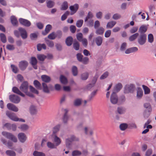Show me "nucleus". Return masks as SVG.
<instances>
[{
  "label": "nucleus",
  "mask_w": 156,
  "mask_h": 156,
  "mask_svg": "<svg viewBox=\"0 0 156 156\" xmlns=\"http://www.w3.org/2000/svg\"><path fill=\"white\" fill-rule=\"evenodd\" d=\"M148 41L150 43H152L154 41V37L152 34H149L148 36Z\"/></svg>",
  "instance_id": "0e129e2a"
},
{
  "label": "nucleus",
  "mask_w": 156,
  "mask_h": 156,
  "mask_svg": "<svg viewBox=\"0 0 156 156\" xmlns=\"http://www.w3.org/2000/svg\"><path fill=\"white\" fill-rule=\"evenodd\" d=\"M151 112V111L145 110L144 113V117L145 119L147 118L150 115V112Z\"/></svg>",
  "instance_id": "052dcab7"
},
{
  "label": "nucleus",
  "mask_w": 156,
  "mask_h": 156,
  "mask_svg": "<svg viewBox=\"0 0 156 156\" xmlns=\"http://www.w3.org/2000/svg\"><path fill=\"white\" fill-rule=\"evenodd\" d=\"M93 17V15L92 13L91 12H89L85 20V22H87L88 19L91 18Z\"/></svg>",
  "instance_id": "774afa93"
},
{
  "label": "nucleus",
  "mask_w": 156,
  "mask_h": 156,
  "mask_svg": "<svg viewBox=\"0 0 156 156\" xmlns=\"http://www.w3.org/2000/svg\"><path fill=\"white\" fill-rule=\"evenodd\" d=\"M89 74L86 72L82 73L81 76V79L83 80H86L88 77Z\"/></svg>",
  "instance_id": "473e14b6"
},
{
  "label": "nucleus",
  "mask_w": 156,
  "mask_h": 156,
  "mask_svg": "<svg viewBox=\"0 0 156 156\" xmlns=\"http://www.w3.org/2000/svg\"><path fill=\"white\" fill-rule=\"evenodd\" d=\"M54 5V2L51 1H49L47 2V6L49 8L52 7Z\"/></svg>",
  "instance_id": "69168bd1"
},
{
  "label": "nucleus",
  "mask_w": 156,
  "mask_h": 156,
  "mask_svg": "<svg viewBox=\"0 0 156 156\" xmlns=\"http://www.w3.org/2000/svg\"><path fill=\"white\" fill-rule=\"evenodd\" d=\"M116 22L114 21H111L108 22L106 25L107 28H112L116 24Z\"/></svg>",
  "instance_id": "7c9ffc66"
},
{
  "label": "nucleus",
  "mask_w": 156,
  "mask_h": 156,
  "mask_svg": "<svg viewBox=\"0 0 156 156\" xmlns=\"http://www.w3.org/2000/svg\"><path fill=\"white\" fill-rule=\"evenodd\" d=\"M97 90H96L92 92L90 95L89 97V98L88 101H90L96 95Z\"/></svg>",
  "instance_id": "de8ad7c7"
},
{
  "label": "nucleus",
  "mask_w": 156,
  "mask_h": 156,
  "mask_svg": "<svg viewBox=\"0 0 156 156\" xmlns=\"http://www.w3.org/2000/svg\"><path fill=\"white\" fill-rule=\"evenodd\" d=\"M52 28L51 26V25H47L45 28V31H42V34L44 35H45L48 34L51 30Z\"/></svg>",
  "instance_id": "6ab92c4d"
},
{
  "label": "nucleus",
  "mask_w": 156,
  "mask_h": 156,
  "mask_svg": "<svg viewBox=\"0 0 156 156\" xmlns=\"http://www.w3.org/2000/svg\"><path fill=\"white\" fill-rule=\"evenodd\" d=\"M33 155L34 156H45V154L44 153L37 151H34L33 153Z\"/></svg>",
  "instance_id": "c9c22d12"
},
{
  "label": "nucleus",
  "mask_w": 156,
  "mask_h": 156,
  "mask_svg": "<svg viewBox=\"0 0 156 156\" xmlns=\"http://www.w3.org/2000/svg\"><path fill=\"white\" fill-rule=\"evenodd\" d=\"M11 68L12 71L15 73H17L19 70L17 66L14 65L12 64L11 65Z\"/></svg>",
  "instance_id": "e433bc0d"
},
{
  "label": "nucleus",
  "mask_w": 156,
  "mask_h": 156,
  "mask_svg": "<svg viewBox=\"0 0 156 156\" xmlns=\"http://www.w3.org/2000/svg\"><path fill=\"white\" fill-rule=\"evenodd\" d=\"M135 89V85L132 84L126 85L125 88L124 92L125 93H133Z\"/></svg>",
  "instance_id": "39448f33"
},
{
  "label": "nucleus",
  "mask_w": 156,
  "mask_h": 156,
  "mask_svg": "<svg viewBox=\"0 0 156 156\" xmlns=\"http://www.w3.org/2000/svg\"><path fill=\"white\" fill-rule=\"evenodd\" d=\"M144 107L146 108L145 110H146L149 111H151V105L149 103H145L144 105Z\"/></svg>",
  "instance_id": "13d9d810"
},
{
  "label": "nucleus",
  "mask_w": 156,
  "mask_h": 156,
  "mask_svg": "<svg viewBox=\"0 0 156 156\" xmlns=\"http://www.w3.org/2000/svg\"><path fill=\"white\" fill-rule=\"evenodd\" d=\"M60 80L61 83L64 84H66L67 83V80L64 76L61 75L60 77Z\"/></svg>",
  "instance_id": "a18cd8bd"
},
{
  "label": "nucleus",
  "mask_w": 156,
  "mask_h": 156,
  "mask_svg": "<svg viewBox=\"0 0 156 156\" xmlns=\"http://www.w3.org/2000/svg\"><path fill=\"white\" fill-rule=\"evenodd\" d=\"M103 38L101 36H98L95 39V41L98 46H101L103 42Z\"/></svg>",
  "instance_id": "a211bd4d"
},
{
  "label": "nucleus",
  "mask_w": 156,
  "mask_h": 156,
  "mask_svg": "<svg viewBox=\"0 0 156 156\" xmlns=\"http://www.w3.org/2000/svg\"><path fill=\"white\" fill-rule=\"evenodd\" d=\"M20 36L23 39H26L27 37V34L26 30L22 27H20L18 28Z\"/></svg>",
  "instance_id": "9d476101"
},
{
  "label": "nucleus",
  "mask_w": 156,
  "mask_h": 156,
  "mask_svg": "<svg viewBox=\"0 0 156 156\" xmlns=\"http://www.w3.org/2000/svg\"><path fill=\"white\" fill-rule=\"evenodd\" d=\"M143 95V91L141 88L138 87L137 92V97L138 98H141Z\"/></svg>",
  "instance_id": "cd10ccee"
},
{
  "label": "nucleus",
  "mask_w": 156,
  "mask_h": 156,
  "mask_svg": "<svg viewBox=\"0 0 156 156\" xmlns=\"http://www.w3.org/2000/svg\"><path fill=\"white\" fill-rule=\"evenodd\" d=\"M98 77V76L97 74H96L93 77L92 81V84L91 85L92 86H94Z\"/></svg>",
  "instance_id": "4d7b16f0"
},
{
  "label": "nucleus",
  "mask_w": 156,
  "mask_h": 156,
  "mask_svg": "<svg viewBox=\"0 0 156 156\" xmlns=\"http://www.w3.org/2000/svg\"><path fill=\"white\" fill-rule=\"evenodd\" d=\"M73 74L74 76H76L78 74L77 69L76 66H73L72 69Z\"/></svg>",
  "instance_id": "5fc2aeb1"
},
{
  "label": "nucleus",
  "mask_w": 156,
  "mask_h": 156,
  "mask_svg": "<svg viewBox=\"0 0 156 156\" xmlns=\"http://www.w3.org/2000/svg\"><path fill=\"white\" fill-rule=\"evenodd\" d=\"M10 19L11 22L13 26H17L18 22L16 17L14 16H12L11 17Z\"/></svg>",
  "instance_id": "4be33fe9"
},
{
  "label": "nucleus",
  "mask_w": 156,
  "mask_h": 156,
  "mask_svg": "<svg viewBox=\"0 0 156 156\" xmlns=\"http://www.w3.org/2000/svg\"><path fill=\"white\" fill-rule=\"evenodd\" d=\"M30 112L32 115L36 114L37 112L36 107L34 105H32L30 108Z\"/></svg>",
  "instance_id": "393cba45"
},
{
  "label": "nucleus",
  "mask_w": 156,
  "mask_h": 156,
  "mask_svg": "<svg viewBox=\"0 0 156 156\" xmlns=\"http://www.w3.org/2000/svg\"><path fill=\"white\" fill-rule=\"evenodd\" d=\"M47 147L50 149L56 148L57 146L55 144H54L50 142H48L47 143Z\"/></svg>",
  "instance_id": "72a5a7b5"
},
{
  "label": "nucleus",
  "mask_w": 156,
  "mask_h": 156,
  "mask_svg": "<svg viewBox=\"0 0 156 156\" xmlns=\"http://www.w3.org/2000/svg\"><path fill=\"white\" fill-rule=\"evenodd\" d=\"M105 30L102 27H101L97 29L96 31V33L98 35H102L103 34Z\"/></svg>",
  "instance_id": "2f4dec72"
},
{
  "label": "nucleus",
  "mask_w": 156,
  "mask_h": 156,
  "mask_svg": "<svg viewBox=\"0 0 156 156\" xmlns=\"http://www.w3.org/2000/svg\"><path fill=\"white\" fill-rule=\"evenodd\" d=\"M12 91L18 94H19L23 97H24L25 95L23 93L22 91L19 89L17 87H13L12 88Z\"/></svg>",
  "instance_id": "f3484780"
},
{
  "label": "nucleus",
  "mask_w": 156,
  "mask_h": 156,
  "mask_svg": "<svg viewBox=\"0 0 156 156\" xmlns=\"http://www.w3.org/2000/svg\"><path fill=\"white\" fill-rule=\"evenodd\" d=\"M5 154L7 156H16V153L12 150H8L6 151Z\"/></svg>",
  "instance_id": "b1692460"
},
{
  "label": "nucleus",
  "mask_w": 156,
  "mask_h": 156,
  "mask_svg": "<svg viewBox=\"0 0 156 156\" xmlns=\"http://www.w3.org/2000/svg\"><path fill=\"white\" fill-rule=\"evenodd\" d=\"M82 154L81 152L78 150H75L73 151L72 153V156H77L81 155Z\"/></svg>",
  "instance_id": "6e6d98bb"
},
{
  "label": "nucleus",
  "mask_w": 156,
  "mask_h": 156,
  "mask_svg": "<svg viewBox=\"0 0 156 156\" xmlns=\"http://www.w3.org/2000/svg\"><path fill=\"white\" fill-rule=\"evenodd\" d=\"M29 86L28 82L27 81H24L21 84L20 87V89L22 92L25 93L27 95L33 98L34 97V95L28 91Z\"/></svg>",
  "instance_id": "f257e3e1"
},
{
  "label": "nucleus",
  "mask_w": 156,
  "mask_h": 156,
  "mask_svg": "<svg viewBox=\"0 0 156 156\" xmlns=\"http://www.w3.org/2000/svg\"><path fill=\"white\" fill-rule=\"evenodd\" d=\"M147 40V35L145 34H140L137 40L139 44L141 45L144 44Z\"/></svg>",
  "instance_id": "423d86ee"
},
{
  "label": "nucleus",
  "mask_w": 156,
  "mask_h": 156,
  "mask_svg": "<svg viewBox=\"0 0 156 156\" xmlns=\"http://www.w3.org/2000/svg\"><path fill=\"white\" fill-rule=\"evenodd\" d=\"M6 115L11 120L15 122L18 121V118L15 113L7 111L6 112Z\"/></svg>",
  "instance_id": "20e7f679"
},
{
  "label": "nucleus",
  "mask_w": 156,
  "mask_h": 156,
  "mask_svg": "<svg viewBox=\"0 0 156 156\" xmlns=\"http://www.w3.org/2000/svg\"><path fill=\"white\" fill-rule=\"evenodd\" d=\"M2 134L3 136L5 137L7 139L11 140L14 142L16 143L17 141V139L12 133L8 132L6 131H3Z\"/></svg>",
  "instance_id": "f03ea898"
},
{
  "label": "nucleus",
  "mask_w": 156,
  "mask_h": 156,
  "mask_svg": "<svg viewBox=\"0 0 156 156\" xmlns=\"http://www.w3.org/2000/svg\"><path fill=\"white\" fill-rule=\"evenodd\" d=\"M34 84L35 87L38 89L41 90V84L37 80H35L34 81Z\"/></svg>",
  "instance_id": "f704fd0d"
},
{
  "label": "nucleus",
  "mask_w": 156,
  "mask_h": 156,
  "mask_svg": "<svg viewBox=\"0 0 156 156\" xmlns=\"http://www.w3.org/2000/svg\"><path fill=\"white\" fill-rule=\"evenodd\" d=\"M147 27L144 25L141 26L139 29V32L140 34H144V33L147 31Z\"/></svg>",
  "instance_id": "a878e982"
},
{
  "label": "nucleus",
  "mask_w": 156,
  "mask_h": 156,
  "mask_svg": "<svg viewBox=\"0 0 156 156\" xmlns=\"http://www.w3.org/2000/svg\"><path fill=\"white\" fill-rule=\"evenodd\" d=\"M128 125L126 123H122L119 126V128L121 130L124 131L126 130L128 127Z\"/></svg>",
  "instance_id": "c03bdc74"
},
{
  "label": "nucleus",
  "mask_w": 156,
  "mask_h": 156,
  "mask_svg": "<svg viewBox=\"0 0 156 156\" xmlns=\"http://www.w3.org/2000/svg\"><path fill=\"white\" fill-rule=\"evenodd\" d=\"M48 37V38L51 40H54L56 37V36L55 33L53 32L49 34Z\"/></svg>",
  "instance_id": "3c124183"
},
{
  "label": "nucleus",
  "mask_w": 156,
  "mask_h": 156,
  "mask_svg": "<svg viewBox=\"0 0 156 156\" xmlns=\"http://www.w3.org/2000/svg\"><path fill=\"white\" fill-rule=\"evenodd\" d=\"M73 47L76 50H78L79 49L80 44L77 41H74L73 44Z\"/></svg>",
  "instance_id": "49530a36"
},
{
  "label": "nucleus",
  "mask_w": 156,
  "mask_h": 156,
  "mask_svg": "<svg viewBox=\"0 0 156 156\" xmlns=\"http://www.w3.org/2000/svg\"><path fill=\"white\" fill-rule=\"evenodd\" d=\"M122 85L121 83H118V84L116 85L114 89V92H118L122 88Z\"/></svg>",
  "instance_id": "c756f323"
},
{
  "label": "nucleus",
  "mask_w": 156,
  "mask_h": 156,
  "mask_svg": "<svg viewBox=\"0 0 156 156\" xmlns=\"http://www.w3.org/2000/svg\"><path fill=\"white\" fill-rule=\"evenodd\" d=\"M65 113L64 115L63 120V122L64 123H67L68 119V117L67 115V109H65Z\"/></svg>",
  "instance_id": "ea45409f"
},
{
  "label": "nucleus",
  "mask_w": 156,
  "mask_h": 156,
  "mask_svg": "<svg viewBox=\"0 0 156 156\" xmlns=\"http://www.w3.org/2000/svg\"><path fill=\"white\" fill-rule=\"evenodd\" d=\"M45 42L47 45L50 48H52L54 46V43L52 41L49 40L46 38H45Z\"/></svg>",
  "instance_id": "5701e85b"
},
{
  "label": "nucleus",
  "mask_w": 156,
  "mask_h": 156,
  "mask_svg": "<svg viewBox=\"0 0 156 156\" xmlns=\"http://www.w3.org/2000/svg\"><path fill=\"white\" fill-rule=\"evenodd\" d=\"M41 78L43 81L46 83L49 82L51 80L50 77L46 75H42Z\"/></svg>",
  "instance_id": "c85d7f7f"
},
{
  "label": "nucleus",
  "mask_w": 156,
  "mask_h": 156,
  "mask_svg": "<svg viewBox=\"0 0 156 156\" xmlns=\"http://www.w3.org/2000/svg\"><path fill=\"white\" fill-rule=\"evenodd\" d=\"M81 104V100L80 99H77L75 100L74 102V105L76 106H79Z\"/></svg>",
  "instance_id": "37998d69"
},
{
  "label": "nucleus",
  "mask_w": 156,
  "mask_h": 156,
  "mask_svg": "<svg viewBox=\"0 0 156 156\" xmlns=\"http://www.w3.org/2000/svg\"><path fill=\"white\" fill-rule=\"evenodd\" d=\"M79 8V5L78 4H76L73 5H72L70 6L69 9L71 11L70 14L71 15H73L75 13Z\"/></svg>",
  "instance_id": "ddd939ff"
},
{
  "label": "nucleus",
  "mask_w": 156,
  "mask_h": 156,
  "mask_svg": "<svg viewBox=\"0 0 156 156\" xmlns=\"http://www.w3.org/2000/svg\"><path fill=\"white\" fill-rule=\"evenodd\" d=\"M18 128L20 129L22 131H24L28 129L29 126L27 125L26 124H23L19 126Z\"/></svg>",
  "instance_id": "58836bf2"
},
{
  "label": "nucleus",
  "mask_w": 156,
  "mask_h": 156,
  "mask_svg": "<svg viewBox=\"0 0 156 156\" xmlns=\"http://www.w3.org/2000/svg\"><path fill=\"white\" fill-rule=\"evenodd\" d=\"M1 141L4 144L7 145L8 147H11L13 145V143L11 141H9L7 143L6 140L3 138L1 139Z\"/></svg>",
  "instance_id": "412c9836"
},
{
  "label": "nucleus",
  "mask_w": 156,
  "mask_h": 156,
  "mask_svg": "<svg viewBox=\"0 0 156 156\" xmlns=\"http://www.w3.org/2000/svg\"><path fill=\"white\" fill-rule=\"evenodd\" d=\"M142 87L144 89V92L145 94H148L150 93V89L147 86L144 85H143Z\"/></svg>",
  "instance_id": "864d4df0"
},
{
  "label": "nucleus",
  "mask_w": 156,
  "mask_h": 156,
  "mask_svg": "<svg viewBox=\"0 0 156 156\" xmlns=\"http://www.w3.org/2000/svg\"><path fill=\"white\" fill-rule=\"evenodd\" d=\"M111 103L113 104H115L117 103L118 98L115 92H113L110 98Z\"/></svg>",
  "instance_id": "1a4fd4ad"
},
{
  "label": "nucleus",
  "mask_w": 156,
  "mask_h": 156,
  "mask_svg": "<svg viewBox=\"0 0 156 156\" xmlns=\"http://www.w3.org/2000/svg\"><path fill=\"white\" fill-rule=\"evenodd\" d=\"M0 37L3 43H5L6 41V39L5 35L3 33H1Z\"/></svg>",
  "instance_id": "603ef678"
},
{
  "label": "nucleus",
  "mask_w": 156,
  "mask_h": 156,
  "mask_svg": "<svg viewBox=\"0 0 156 156\" xmlns=\"http://www.w3.org/2000/svg\"><path fill=\"white\" fill-rule=\"evenodd\" d=\"M60 126L61 125L60 124H58L55 126L53 128L52 134H55V133L59 131Z\"/></svg>",
  "instance_id": "a19ab883"
},
{
  "label": "nucleus",
  "mask_w": 156,
  "mask_h": 156,
  "mask_svg": "<svg viewBox=\"0 0 156 156\" xmlns=\"http://www.w3.org/2000/svg\"><path fill=\"white\" fill-rule=\"evenodd\" d=\"M73 41V38L71 37H68L66 40V43L68 46H71Z\"/></svg>",
  "instance_id": "bb28decb"
},
{
  "label": "nucleus",
  "mask_w": 156,
  "mask_h": 156,
  "mask_svg": "<svg viewBox=\"0 0 156 156\" xmlns=\"http://www.w3.org/2000/svg\"><path fill=\"white\" fill-rule=\"evenodd\" d=\"M76 38L79 41H81L83 38V35L81 33H78L76 34Z\"/></svg>",
  "instance_id": "e2e57ef3"
},
{
  "label": "nucleus",
  "mask_w": 156,
  "mask_h": 156,
  "mask_svg": "<svg viewBox=\"0 0 156 156\" xmlns=\"http://www.w3.org/2000/svg\"><path fill=\"white\" fill-rule=\"evenodd\" d=\"M42 85L43 87V91L46 93H49V90L46 84L43 83H42Z\"/></svg>",
  "instance_id": "4c0bfd02"
},
{
  "label": "nucleus",
  "mask_w": 156,
  "mask_h": 156,
  "mask_svg": "<svg viewBox=\"0 0 156 156\" xmlns=\"http://www.w3.org/2000/svg\"><path fill=\"white\" fill-rule=\"evenodd\" d=\"M69 12L67 11L61 17V20L64 21L67 18V16L69 14Z\"/></svg>",
  "instance_id": "680f3d73"
},
{
  "label": "nucleus",
  "mask_w": 156,
  "mask_h": 156,
  "mask_svg": "<svg viewBox=\"0 0 156 156\" xmlns=\"http://www.w3.org/2000/svg\"><path fill=\"white\" fill-rule=\"evenodd\" d=\"M83 20H78L76 23V26L78 27H81L83 25Z\"/></svg>",
  "instance_id": "338daca9"
},
{
  "label": "nucleus",
  "mask_w": 156,
  "mask_h": 156,
  "mask_svg": "<svg viewBox=\"0 0 156 156\" xmlns=\"http://www.w3.org/2000/svg\"><path fill=\"white\" fill-rule=\"evenodd\" d=\"M18 137L20 141L22 143H24L26 141L27 138L25 134L23 133H19Z\"/></svg>",
  "instance_id": "2eb2a0df"
},
{
  "label": "nucleus",
  "mask_w": 156,
  "mask_h": 156,
  "mask_svg": "<svg viewBox=\"0 0 156 156\" xmlns=\"http://www.w3.org/2000/svg\"><path fill=\"white\" fill-rule=\"evenodd\" d=\"M28 65V62L26 60H22L19 62V67L22 71L25 70Z\"/></svg>",
  "instance_id": "6e6552de"
},
{
  "label": "nucleus",
  "mask_w": 156,
  "mask_h": 156,
  "mask_svg": "<svg viewBox=\"0 0 156 156\" xmlns=\"http://www.w3.org/2000/svg\"><path fill=\"white\" fill-rule=\"evenodd\" d=\"M37 57L38 59L41 61H44L46 58L45 55L42 54L37 55Z\"/></svg>",
  "instance_id": "09e8293b"
},
{
  "label": "nucleus",
  "mask_w": 156,
  "mask_h": 156,
  "mask_svg": "<svg viewBox=\"0 0 156 156\" xmlns=\"http://www.w3.org/2000/svg\"><path fill=\"white\" fill-rule=\"evenodd\" d=\"M52 137L53 139V141L57 147L61 144V139L56 134H52Z\"/></svg>",
  "instance_id": "f8f14e48"
},
{
  "label": "nucleus",
  "mask_w": 156,
  "mask_h": 156,
  "mask_svg": "<svg viewBox=\"0 0 156 156\" xmlns=\"http://www.w3.org/2000/svg\"><path fill=\"white\" fill-rule=\"evenodd\" d=\"M68 8V4L67 2H64L62 6L61 9L62 10H66Z\"/></svg>",
  "instance_id": "8fccbe9b"
},
{
  "label": "nucleus",
  "mask_w": 156,
  "mask_h": 156,
  "mask_svg": "<svg viewBox=\"0 0 156 156\" xmlns=\"http://www.w3.org/2000/svg\"><path fill=\"white\" fill-rule=\"evenodd\" d=\"M10 101L14 103L18 104L20 101V98L18 96L15 94H11L9 96Z\"/></svg>",
  "instance_id": "0eeeda50"
},
{
  "label": "nucleus",
  "mask_w": 156,
  "mask_h": 156,
  "mask_svg": "<svg viewBox=\"0 0 156 156\" xmlns=\"http://www.w3.org/2000/svg\"><path fill=\"white\" fill-rule=\"evenodd\" d=\"M7 107L8 109L15 112H17L19 110L18 108L12 103H8L7 105Z\"/></svg>",
  "instance_id": "9b49d317"
},
{
  "label": "nucleus",
  "mask_w": 156,
  "mask_h": 156,
  "mask_svg": "<svg viewBox=\"0 0 156 156\" xmlns=\"http://www.w3.org/2000/svg\"><path fill=\"white\" fill-rule=\"evenodd\" d=\"M139 36V34L136 33L131 36L129 38V40L130 41H133L135 40Z\"/></svg>",
  "instance_id": "79ce46f5"
},
{
  "label": "nucleus",
  "mask_w": 156,
  "mask_h": 156,
  "mask_svg": "<svg viewBox=\"0 0 156 156\" xmlns=\"http://www.w3.org/2000/svg\"><path fill=\"white\" fill-rule=\"evenodd\" d=\"M20 23L26 27H29L31 25L30 22L28 20L24 19L21 18L19 20Z\"/></svg>",
  "instance_id": "dca6fc26"
},
{
  "label": "nucleus",
  "mask_w": 156,
  "mask_h": 156,
  "mask_svg": "<svg viewBox=\"0 0 156 156\" xmlns=\"http://www.w3.org/2000/svg\"><path fill=\"white\" fill-rule=\"evenodd\" d=\"M117 111L118 114L120 115L123 114L126 112V109L123 107H119L117 108Z\"/></svg>",
  "instance_id": "aec40b11"
},
{
  "label": "nucleus",
  "mask_w": 156,
  "mask_h": 156,
  "mask_svg": "<svg viewBox=\"0 0 156 156\" xmlns=\"http://www.w3.org/2000/svg\"><path fill=\"white\" fill-rule=\"evenodd\" d=\"M29 88L30 91L32 93L37 94H38V91L32 86H30Z\"/></svg>",
  "instance_id": "bf43d9fd"
},
{
  "label": "nucleus",
  "mask_w": 156,
  "mask_h": 156,
  "mask_svg": "<svg viewBox=\"0 0 156 156\" xmlns=\"http://www.w3.org/2000/svg\"><path fill=\"white\" fill-rule=\"evenodd\" d=\"M37 60L34 57H32L30 59V63L32 65L34 68L36 69H37Z\"/></svg>",
  "instance_id": "4468645a"
},
{
  "label": "nucleus",
  "mask_w": 156,
  "mask_h": 156,
  "mask_svg": "<svg viewBox=\"0 0 156 156\" xmlns=\"http://www.w3.org/2000/svg\"><path fill=\"white\" fill-rule=\"evenodd\" d=\"M79 139L76 137L74 135H72L71 136L66 139V145L67 147H69L71 145V143L75 141H78Z\"/></svg>",
  "instance_id": "7ed1b4c3"
}]
</instances>
